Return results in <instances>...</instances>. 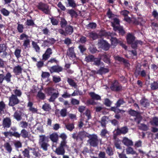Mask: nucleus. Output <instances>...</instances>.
I'll return each instance as SVG.
<instances>
[{
  "mask_svg": "<svg viewBox=\"0 0 158 158\" xmlns=\"http://www.w3.org/2000/svg\"><path fill=\"white\" fill-rule=\"evenodd\" d=\"M126 38V40H135V39L134 34L132 33H127Z\"/></svg>",
  "mask_w": 158,
  "mask_h": 158,
  "instance_id": "nucleus-52",
  "label": "nucleus"
},
{
  "mask_svg": "<svg viewBox=\"0 0 158 158\" xmlns=\"http://www.w3.org/2000/svg\"><path fill=\"white\" fill-rule=\"evenodd\" d=\"M128 112L129 114L133 116L136 117V116L139 114V112L134 110H133L132 109H130L128 111Z\"/></svg>",
  "mask_w": 158,
  "mask_h": 158,
  "instance_id": "nucleus-44",
  "label": "nucleus"
},
{
  "mask_svg": "<svg viewBox=\"0 0 158 158\" xmlns=\"http://www.w3.org/2000/svg\"><path fill=\"white\" fill-rule=\"evenodd\" d=\"M59 137L62 139V140L60 141L59 146L56 148L55 152L58 155H64L65 152V148H69L66 140L67 136L65 133H62L60 135Z\"/></svg>",
  "mask_w": 158,
  "mask_h": 158,
  "instance_id": "nucleus-1",
  "label": "nucleus"
},
{
  "mask_svg": "<svg viewBox=\"0 0 158 158\" xmlns=\"http://www.w3.org/2000/svg\"><path fill=\"white\" fill-rule=\"evenodd\" d=\"M67 21L63 18H61L60 22V25L62 28H64L67 25Z\"/></svg>",
  "mask_w": 158,
  "mask_h": 158,
  "instance_id": "nucleus-57",
  "label": "nucleus"
},
{
  "mask_svg": "<svg viewBox=\"0 0 158 158\" xmlns=\"http://www.w3.org/2000/svg\"><path fill=\"white\" fill-rule=\"evenodd\" d=\"M23 69L19 65L15 66L13 70V72L16 76L19 75L22 72Z\"/></svg>",
  "mask_w": 158,
  "mask_h": 158,
  "instance_id": "nucleus-16",
  "label": "nucleus"
},
{
  "mask_svg": "<svg viewBox=\"0 0 158 158\" xmlns=\"http://www.w3.org/2000/svg\"><path fill=\"white\" fill-rule=\"evenodd\" d=\"M86 136V133L84 131H80L77 134L73 133L72 135V137L76 140L82 141L83 139Z\"/></svg>",
  "mask_w": 158,
  "mask_h": 158,
  "instance_id": "nucleus-7",
  "label": "nucleus"
},
{
  "mask_svg": "<svg viewBox=\"0 0 158 158\" xmlns=\"http://www.w3.org/2000/svg\"><path fill=\"white\" fill-rule=\"evenodd\" d=\"M59 95L58 91L56 92L53 93L51 95V97L49 99L50 102H53L55 101L56 98H57Z\"/></svg>",
  "mask_w": 158,
  "mask_h": 158,
  "instance_id": "nucleus-24",
  "label": "nucleus"
},
{
  "mask_svg": "<svg viewBox=\"0 0 158 158\" xmlns=\"http://www.w3.org/2000/svg\"><path fill=\"white\" fill-rule=\"evenodd\" d=\"M50 138L51 140L54 143H56L58 140V135L56 133L51 135Z\"/></svg>",
  "mask_w": 158,
  "mask_h": 158,
  "instance_id": "nucleus-27",
  "label": "nucleus"
},
{
  "mask_svg": "<svg viewBox=\"0 0 158 158\" xmlns=\"http://www.w3.org/2000/svg\"><path fill=\"white\" fill-rule=\"evenodd\" d=\"M125 103V101L123 98L119 99L115 104V105L117 107H119Z\"/></svg>",
  "mask_w": 158,
  "mask_h": 158,
  "instance_id": "nucleus-46",
  "label": "nucleus"
},
{
  "mask_svg": "<svg viewBox=\"0 0 158 158\" xmlns=\"http://www.w3.org/2000/svg\"><path fill=\"white\" fill-rule=\"evenodd\" d=\"M6 108V105L3 101L0 102V114H2L4 112V110Z\"/></svg>",
  "mask_w": 158,
  "mask_h": 158,
  "instance_id": "nucleus-36",
  "label": "nucleus"
},
{
  "mask_svg": "<svg viewBox=\"0 0 158 158\" xmlns=\"http://www.w3.org/2000/svg\"><path fill=\"white\" fill-rule=\"evenodd\" d=\"M65 31L67 34H71L73 31V27L70 26H68L65 29Z\"/></svg>",
  "mask_w": 158,
  "mask_h": 158,
  "instance_id": "nucleus-42",
  "label": "nucleus"
},
{
  "mask_svg": "<svg viewBox=\"0 0 158 158\" xmlns=\"http://www.w3.org/2000/svg\"><path fill=\"white\" fill-rule=\"evenodd\" d=\"M126 152L127 154H131L132 155H138L136 152L134 150L133 148L131 147H127L126 149Z\"/></svg>",
  "mask_w": 158,
  "mask_h": 158,
  "instance_id": "nucleus-33",
  "label": "nucleus"
},
{
  "mask_svg": "<svg viewBox=\"0 0 158 158\" xmlns=\"http://www.w3.org/2000/svg\"><path fill=\"white\" fill-rule=\"evenodd\" d=\"M29 149L25 148L22 152V154L24 157L27 158H30V156L29 154Z\"/></svg>",
  "mask_w": 158,
  "mask_h": 158,
  "instance_id": "nucleus-41",
  "label": "nucleus"
},
{
  "mask_svg": "<svg viewBox=\"0 0 158 158\" xmlns=\"http://www.w3.org/2000/svg\"><path fill=\"white\" fill-rule=\"evenodd\" d=\"M38 8L46 14L49 13L50 11L48 9L49 7L47 4L40 2L37 6Z\"/></svg>",
  "mask_w": 158,
  "mask_h": 158,
  "instance_id": "nucleus-8",
  "label": "nucleus"
},
{
  "mask_svg": "<svg viewBox=\"0 0 158 158\" xmlns=\"http://www.w3.org/2000/svg\"><path fill=\"white\" fill-rule=\"evenodd\" d=\"M128 44H131L132 48L135 49H137L138 40H127Z\"/></svg>",
  "mask_w": 158,
  "mask_h": 158,
  "instance_id": "nucleus-18",
  "label": "nucleus"
},
{
  "mask_svg": "<svg viewBox=\"0 0 158 158\" xmlns=\"http://www.w3.org/2000/svg\"><path fill=\"white\" fill-rule=\"evenodd\" d=\"M112 103V102L109 99L106 98L104 99V104L106 106L110 107Z\"/></svg>",
  "mask_w": 158,
  "mask_h": 158,
  "instance_id": "nucleus-50",
  "label": "nucleus"
},
{
  "mask_svg": "<svg viewBox=\"0 0 158 158\" xmlns=\"http://www.w3.org/2000/svg\"><path fill=\"white\" fill-rule=\"evenodd\" d=\"M118 107L116 106L111 107L109 110L110 111H114L115 113L118 114L121 112V110L118 108Z\"/></svg>",
  "mask_w": 158,
  "mask_h": 158,
  "instance_id": "nucleus-38",
  "label": "nucleus"
},
{
  "mask_svg": "<svg viewBox=\"0 0 158 158\" xmlns=\"http://www.w3.org/2000/svg\"><path fill=\"white\" fill-rule=\"evenodd\" d=\"M113 22H111V25L113 27V29L115 27H117L119 26V20L117 18H115L113 19Z\"/></svg>",
  "mask_w": 158,
  "mask_h": 158,
  "instance_id": "nucleus-31",
  "label": "nucleus"
},
{
  "mask_svg": "<svg viewBox=\"0 0 158 158\" xmlns=\"http://www.w3.org/2000/svg\"><path fill=\"white\" fill-rule=\"evenodd\" d=\"M50 19L51 20V21L52 24L53 25H56L58 24V21L56 19H55L53 17L50 18Z\"/></svg>",
  "mask_w": 158,
  "mask_h": 158,
  "instance_id": "nucleus-63",
  "label": "nucleus"
},
{
  "mask_svg": "<svg viewBox=\"0 0 158 158\" xmlns=\"http://www.w3.org/2000/svg\"><path fill=\"white\" fill-rule=\"evenodd\" d=\"M114 58L116 60H117L120 62H122L126 67H128L130 65L129 60L122 57H121L119 56H117L114 57Z\"/></svg>",
  "mask_w": 158,
  "mask_h": 158,
  "instance_id": "nucleus-14",
  "label": "nucleus"
},
{
  "mask_svg": "<svg viewBox=\"0 0 158 158\" xmlns=\"http://www.w3.org/2000/svg\"><path fill=\"white\" fill-rule=\"evenodd\" d=\"M3 134L6 137H7L9 136L18 138L19 133L17 131V129L16 127H11L9 131L5 132L3 133Z\"/></svg>",
  "mask_w": 158,
  "mask_h": 158,
  "instance_id": "nucleus-5",
  "label": "nucleus"
},
{
  "mask_svg": "<svg viewBox=\"0 0 158 158\" xmlns=\"http://www.w3.org/2000/svg\"><path fill=\"white\" fill-rule=\"evenodd\" d=\"M40 140L39 143L41 147L45 151L48 150V147L49 146L48 142V139L44 135H40Z\"/></svg>",
  "mask_w": 158,
  "mask_h": 158,
  "instance_id": "nucleus-4",
  "label": "nucleus"
},
{
  "mask_svg": "<svg viewBox=\"0 0 158 158\" xmlns=\"http://www.w3.org/2000/svg\"><path fill=\"white\" fill-rule=\"evenodd\" d=\"M142 116L140 115L139 114L136 116L135 118L134 119V120L137 124H139L142 120Z\"/></svg>",
  "mask_w": 158,
  "mask_h": 158,
  "instance_id": "nucleus-62",
  "label": "nucleus"
},
{
  "mask_svg": "<svg viewBox=\"0 0 158 158\" xmlns=\"http://www.w3.org/2000/svg\"><path fill=\"white\" fill-rule=\"evenodd\" d=\"M13 91L15 94L14 95H15L17 97H20L22 95V92L19 89H15Z\"/></svg>",
  "mask_w": 158,
  "mask_h": 158,
  "instance_id": "nucleus-56",
  "label": "nucleus"
},
{
  "mask_svg": "<svg viewBox=\"0 0 158 158\" xmlns=\"http://www.w3.org/2000/svg\"><path fill=\"white\" fill-rule=\"evenodd\" d=\"M98 72L101 74H102L108 73L109 72V69L103 67H101L98 70Z\"/></svg>",
  "mask_w": 158,
  "mask_h": 158,
  "instance_id": "nucleus-40",
  "label": "nucleus"
},
{
  "mask_svg": "<svg viewBox=\"0 0 158 158\" xmlns=\"http://www.w3.org/2000/svg\"><path fill=\"white\" fill-rule=\"evenodd\" d=\"M65 127L68 130L70 131H72L75 127L73 123H68L65 125Z\"/></svg>",
  "mask_w": 158,
  "mask_h": 158,
  "instance_id": "nucleus-43",
  "label": "nucleus"
},
{
  "mask_svg": "<svg viewBox=\"0 0 158 158\" xmlns=\"http://www.w3.org/2000/svg\"><path fill=\"white\" fill-rule=\"evenodd\" d=\"M113 29L115 31H118L119 33L122 35H124L125 33V32L124 30L123 27L122 26H119L118 27H115Z\"/></svg>",
  "mask_w": 158,
  "mask_h": 158,
  "instance_id": "nucleus-28",
  "label": "nucleus"
},
{
  "mask_svg": "<svg viewBox=\"0 0 158 158\" xmlns=\"http://www.w3.org/2000/svg\"><path fill=\"white\" fill-rule=\"evenodd\" d=\"M150 123L152 126H158V117H153L152 120L150 121Z\"/></svg>",
  "mask_w": 158,
  "mask_h": 158,
  "instance_id": "nucleus-32",
  "label": "nucleus"
},
{
  "mask_svg": "<svg viewBox=\"0 0 158 158\" xmlns=\"http://www.w3.org/2000/svg\"><path fill=\"white\" fill-rule=\"evenodd\" d=\"M33 103L32 102L29 101L27 103V106L29 107V110L33 113H37L38 110L37 108L33 107Z\"/></svg>",
  "mask_w": 158,
  "mask_h": 158,
  "instance_id": "nucleus-20",
  "label": "nucleus"
},
{
  "mask_svg": "<svg viewBox=\"0 0 158 158\" xmlns=\"http://www.w3.org/2000/svg\"><path fill=\"white\" fill-rule=\"evenodd\" d=\"M42 109L44 111H49L51 109V107L49 104L45 103L43 105Z\"/></svg>",
  "mask_w": 158,
  "mask_h": 158,
  "instance_id": "nucleus-49",
  "label": "nucleus"
},
{
  "mask_svg": "<svg viewBox=\"0 0 158 158\" xmlns=\"http://www.w3.org/2000/svg\"><path fill=\"white\" fill-rule=\"evenodd\" d=\"M94 57L92 55H89L86 56L85 58V60L87 62L94 61Z\"/></svg>",
  "mask_w": 158,
  "mask_h": 158,
  "instance_id": "nucleus-47",
  "label": "nucleus"
},
{
  "mask_svg": "<svg viewBox=\"0 0 158 158\" xmlns=\"http://www.w3.org/2000/svg\"><path fill=\"white\" fill-rule=\"evenodd\" d=\"M29 134V132L24 129H23L21 130L20 133H19L18 138H19L21 136L23 138H29L30 137Z\"/></svg>",
  "mask_w": 158,
  "mask_h": 158,
  "instance_id": "nucleus-15",
  "label": "nucleus"
},
{
  "mask_svg": "<svg viewBox=\"0 0 158 158\" xmlns=\"http://www.w3.org/2000/svg\"><path fill=\"white\" fill-rule=\"evenodd\" d=\"M48 69L50 73L52 74L54 73H59L62 71L63 68L58 65H56L51 67Z\"/></svg>",
  "mask_w": 158,
  "mask_h": 158,
  "instance_id": "nucleus-10",
  "label": "nucleus"
},
{
  "mask_svg": "<svg viewBox=\"0 0 158 158\" xmlns=\"http://www.w3.org/2000/svg\"><path fill=\"white\" fill-rule=\"evenodd\" d=\"M102 57L103 61L106 63L109 64L110 63V58L108 57L107 55L105 53L102 55Z\"/></svg>",
  "mask_w": 158,
  "mask_h": 158,
  "instance_id": "nucleus-35",
  "label": "nucleus"
},
{
  "mask_svg": "<svg viewBox=\"0 0 158 158\" xmlns=\"http://www.w3.org/2000/svg\"><path fill=\"white\" fill-rule=\"evenodd\" d=\"M115 33H113L110 32H106L105 31H100L99 34H98L96 33L91 32L89 33V36L90 38H92L93 40H95L101 37L102 36L107 37V38L110 40H117L116 37Z\"/></svg>",
  "mask_w": 158,
  "mask_h": 158,
  "instance_id": "nucleus-2",
  "label": "nucleus"
},
{
  "mask_svg": "<svg viewBox=\"0 0 158 158\" xmlns=\"http://www.w3.org/2000/svg\"><path fill=\"white\" fill-rule=\"evenodd\" d=\"M30 150L32 151V153L33 155L36 157H39L40 156L41 154L35 148H28Z\"/></svg>",
  "mask_w": 158,
  "mask_h": 158,
  "instance_id": "nucleus-34",
  "label": "nucleus"
},
{
  "mask_svg": "<svg viewBox=\"0 0 158 158\" xmlns=\"http://www.w3.org/2000/svg\"><path fill=\"white\" fill-rule=\"evenodd\" d=\"M128 129L127 126H124L116 130V135H117L121 134L125 135L128 133Z\"/></svg>",
  "mask_w": 158,
  "mask_h": 158,
  "instance_id": "nucleus-13",
  "label": "nucleus"
},
{
  "mask_svg": "<svg viewBox=\"0 0 158 158\" xmlns=\"http://www.w3.org/2000/svg\"><path fill=\"white\" fill-rule=\"evenodd\" d=\"M21 48H17L15 51L14 54L17 59L21 57Z\"/></svg>",
  "mask_w": 158,
  "mask_h": 158,
  "instance_id": "nucleus-29",
  "label": "nucleus"
},
{
  "mask_svg": "<svg viewBox=\"0 0 158 158\" xmlns=\"http://www.w3.org/2000/svg\"><path fill=\"white\" fill-rule=\"evenodd\" d=\"M12 77V75L10 72H8L5 75H4V80L6 81L7 83L10 82L11 78Z\"/></svg>",
  "mask_w": 158,
  "mask_h": 158,
  "instance_id": "nucleus-26",
  "label": "nucleus"
},
{
  "mask_svg": "<svg viewBox=\"0 0 158 158\" xmlns=\"http://www.w3.org/2000/svg\"><path fill=\"white\" fill-rule=\"evenodd\" d=\"M67 13L70 14L72 18L77 17L78 15L77 13L73 9L69 10Z\"/></svg>",
  "mask_w": 158,
  "mask_h": 158,
  "instance_id": "nucleus-37",
  "label": "nucleus"
},
{
  "mask_svg": "<svg viewBox=\"0 0 158 158\" xmlns=\"http://www.w3.org/2000/svg\"><path fill=\"white\" fill-rule=\"evenodd\" d=\"M67 110L65 108L62 109L60 111V114L63 117H65L67 115Z\"/></svg>",
  "mask_w": 158,
  "mask_h": 158,
  "instance_id": "nucleus-64",
  "label": "nucleus"
},
{
  "mask_svg": "<svg viewBox=\"0 0 158 158\" xmlns=\"http://www.w3.org/2000/svg\"><path fill=\"white\" fill-rule=\"evenodd\" d=\"M110 88L113 91L118 92L122 90L123 87L118 81L115 80L111 82Z\"/></svg>",
  "mask_w": 158,
  "mask_h": 158,
  "instance_id": "nucleus-3",
  "label": "nucleus"
},
{
  "mask_svg": "<svg viewBox=\"0 0 158 158\" xmlns=\"http://www.w3.org/2000/svg\"><path fill=\"white\" fill-rule=\"evenodd\" d=\"M98 43L99 45L102 49L105 51L108 50L110 48V45L105 40H99Z\"/></svg>",
  "mask_w": 158,
  "mask_h": 158,
  "instance_id": "nucleus-12",
  "label": "nucleus"
},
{
  "mask_svg": "<svg viewBox=\"0 0 158 158\" xmlns=\"http://www.w3.org/2000/svg\"><path fill=\"white\" fill-rule=\"evenodd\" d=\"M1 13L5 16H8L9 15L10 12L5 8H2L0 10Z\"/></svg>",
  "mask_w": 158,
  "mask_h": 158,
  "instance_id": "nucleus-48",
  "label": "nucleus"
},
{
  "mask_svg": "<svg viewBox=\"0 0 158 158\" xmlns=\"http://www.w3.org/2000/svg\"><path fill=\"white\" fill-rule=\"evenodd\" d=\"M106 152L109 156H112L114 154V152L111 147H108L106 150Z\"/></svg>",
  "mask_w": 158,
  "mask_h": 158,
  "instance_id": "nucleus-39",
  "label": "nucleus"
},
{
  "mask_svg": "<svg viewBox=\"0 0 158 158\" xmlns=\"http://www.w3.org/2000/svg\"><path fill=\"white\" fill-rule=\"evenodd\" d=\"M17 29L19 33H22L24 28L22 24H19V22L17 23Z\"/></svg>",
  "mask_w": 158,
  "mask_h": 158,
  "instance_id": "nucleus-55",
  "label": "nucleus"
},
{
  "mask_svg": "<svg viewBox=\"0 0 158 158\" xmlns=\"http://www.w3.org/2000/svg\"><path fill=\"white\" fill-rule=\"evenodd\" d=\"M32 45L33 48L35 49L36 52H38L40 50V48L36 43L34 41H32Z\"/></svg>",
  "mask_w": 158,
  "mask_h": 158,
  "instance_id": "nucleus-61",
  "label": "nucleus"
},
{
  "mask_svg": "<svg viewBox=\"0 0 158 158\" xmlns=\"http://www.w3.org/2000/svg\"><path fill=\"white\" fill-rule=\"evenodd\" d=\"M67 81L71 86L74 87V88H77V83L72 79L68 78Z\"/></svg>",
  "mask_w": 158,
  "mask_h": 158,
  "instance_id": "nucleus-30",
  "label": "nucleus"
},
{
  "mask_svg": "<svg viewBox=\"0 0 158 158\" xmlns=\"http://www.w3.org/2000/svg\"><path fill=\"white\" fill-rule=\"evenodd\" d=\"M37 96L41 100H44L45 98V94L42 93L41 91H40L38 92Z\"/></svg>",
  "mask_w": 158,
  "mask_h": 158,
  "instance_id": "nucleus-51",
  "label": "nucleus"
},
{
  "mask_svg": "<svg viewBox=\"0 0 158 158\" xmlns=\"http://www.w3.org/2000/svg\"><path fill=\"white\" fill-rule=\"evenodd\" d=\"M55 90V89L52 87H49L46 89L47 93L49 95H51L53 92Z\"/></svg>",
  "mask_w": 158,
  "mask_h": 158,
  "instance_id": "nucleus-59",
  "label": "nucleus"
},
{
  "mask_svg": "<svg viewBox=\"0 0 158 158\" xmlns=\"http://www.w3.org/2000/svg\"><path fill=\"white\" fill-rule=\"evenodd\" d=\"M89 94L92 99L96 100H101V96L94 92H90Z\"/></svg>",
  "mask_w": 158,
  "mask_h": 158,
  "instance_id": "nucleus-23",
  "label": "nucleus"
},
{
  "mask_svg": "<svg viewBox=\"0 0 158 158\" xmlns=\"http://www.w3.org/2000/svg\"><path fill=\"white\" fill-rule=\"evenodd\" d=\"M52 80L55 83L59 82L61 81V79L59 76L56 77L55 76H53Z\"/></svg>",
  "mask_w": 158,
  "mask_h": 158,
  "instance_id": "nucleus-60",
  "label": "nucleus"
},
{
  "mask_svg": "<svg viewBox=\"0 0 158 158\" xmlns=\"http://www.w3.org/2000/svg\"><path fill=\"white\" fill-rule=\"evenodd\" d=\"M4 147L6 150L9 153H10L12 150V148L9 142H6L4 144Z\"/></svg>",
  "mask_w": 158,
  "mask_h": 158,
  "instance_id": "nucleus-25",
  "label": "nucleus"
},
{
  "mask_svg": "<svg viewBox=\"0 0 158 158\" xmlns=\"http://www.w3.org/2000/svg\"><path fill=\"white\" fill-rule=\"evenodd\" d=\"M67 55L70 57L72 58L76 57V54L74 51V48L73 47L69 48L68 52H67Z\"/></svg>",
  "mask_w": 158,
  "mask_h": 158,
  "instance_id": "nucleus-19",
  "label": "nucleus"
},
{
  "mask_svg": "<svg viewBox=\"0 0 158 158\" xmlns=\"http://www.w3.org/2000/svg\"><path fill=\"white\" fill-rule=\"evenodd\" d=\"M69 6L74 8L77 6V4L74 0H67Z\"/></svg>",
  "mask_w": 158,
  "mask_h": 158,
  "instance_id": "nucleus-54",
  "label": "nucleus"
},
{
  "mask_svg": "<svg viewBox=\"0 0 158 158\" xmlns=\"http://www.w3.org/2000/svg\"><path fill=\"white\" fill-rule=\"evenodd\" d=\"M88 142L91 146L93 147H97L99 143L97 136L96 135H93L89 140Z\"/></svg>",
  "mask_w": 158,
  "mask_h": 158,
  "instance_id": "nucleus-9",
  "label": "nucleus"
},
{
  "mask_svg": "<svg viewBox=\"0 0 158 158\" xmlns=\"http://www.w3.org/2000/svg\"><path fill=\"white\" fill-rule=\"evenodd\" d=\"M141 105L143 107H147L150 105L149 101L145 97H143L140 101Z\"/></svg>",
  "mask_w": 158,
  "mask_h": 158,
  "instance_id": "nucleus-17",
  "label": "nucleus"
},
{
  "mask_svg": "<svg viewBox=\"0 0 158 158\" xmlns=\"http://www.w3.org/2000/svg\"><path fill=\"white\" fill-rule=\"evenodd\" d=\"M14 117L17 121H20L21 119V115L17 111H15L14 113Z\"/></svg>",
  "mask_w": 158,
  "mask_h": 158,
  "instance_id": "nucleus-58",
  "label": "nucleus"
},
{
  "mask_svg": "<svg viewBox=\"0 0 158 158\" xmlns=\"http://www.w3.org/2000/svg\"><path fill=\"white\" fill-rule=\"evenodd\" d=\"M51 43H50L49 41L44 40V46H49L55 43L56 40H51Z\"/></svg>",
  "mask_w": 158,
  "mask_h": 158,
  "instance_id": "nucleus-53",
  "label": "nucleus"
},
{
  "mask_svg": "<svg viewBox=\"0 0 158 158\" xmlns=\"http://www.w3.org/2000/svg\"><path fill=\"white\" fill-rule=\"evenodd\" d=\"M150 87L152 90H154L158 89V83L154 81L153 83H151L150 85Z\"/></svg>",
  "mask_w": 158,
  "mask_h": 158,
  "instance_id": "nucleus-45",
  "label": "nucleus"
},
{
  "mask_svg": "<svg viewBox=\"0 0 158 158\" xmlns=\"http://www.w3.org/2000/svg\"><path fill=\"white\" fill-rule=\"evenodd\" d=\"M108 118L107 116H104L102 117L101 121H99L102 127L106 128L107 122V120Z\"/></svg>",
  "mask_w": 158,
  "mask_h": 158,
  "instance_id": "nucleus-21",
  "label": "nucleus"
},
{
  "mask_svg": "<svg viewBox=\"0 0 158 158\" xmlns=\"http://www.w3.org/2000/svg\"><path fill=\"white\" fill-rule=\"evenodd\" d=\"M122 142L125 145L127 146H132L133 145V142L126 137L123 138Z\"/></svg>",
  "mask_w": 158,
  "mask_h": 158,
  "instance_id": "nucleus-22",
  "label": "nucleus"
},
{
  "mask_svg": "<svg viewBox=\"0 0 158 158\" xmlns=\"http://www.w3.org/2000/svg\"><path fill=\"white\" fill-rule=\"evenodd\" d=\"M11 120L10 117L4 118L2 122V126L4 128H9L11 125Z\"/></svg>",
  "mask_w": 158,
  "mask_h": 158,
  "instance_id": "nucleus-11",
  "label": "nucleus"
},
{
  "mask_svg": "<svg viewBox=\"0 0 158 158\" xmlns=\"http://www.w3.org/2000/svg\"><path fill=\"white\" fill-rule=\"evenodd\" d=\"M20 102V100L15 95L12 94L9 98L8 105L9 106H13L16 105Z\"/></svg>",
  "mask_w": 158,
  "mask_h": 158,
  "instance_id": "nucleus-6",
  "label": "nucleus"
}]
</instances>
